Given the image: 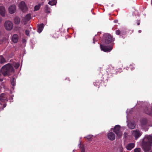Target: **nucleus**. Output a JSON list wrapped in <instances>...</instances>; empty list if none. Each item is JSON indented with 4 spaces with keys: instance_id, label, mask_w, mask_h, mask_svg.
<instances>
[{
    "instance_id": "1",
    "label": "nucleus",
    "mask_w": 152,
    "mask_h": 152,
    "mask_svg": "<svg viewBox=\"0 0 152 152\" xmlns=\"http://www.w3.org/2000/svg\"><path fill=\"white\" fill-rule=\"evenodd\" d=\"M152 144V136H147L143 139L142 142V146L145 152H149L151 149Z\"/></svg>"
},
{
    "instance_id": "2",
    "label": "nucleus",
    "mask_w": 152,
    "mask_h": 152,
    "mask_svg": "<svg viewBox=\"0 0 152 152\" xmlns=\"http://www.w3.org/2000/svg\"><path fill=\"white\" fill-rule=\"evenodd\" d=\"M1 70L2 74L4 76H8L13 73L15 70L12 65L8 63L2 67Z\"/></svg>"
},
{
    "instance_id": "3",
    "label": "nucleus",
    "mask_w": 152,
    "mask_h": 152,
    "mask_svg": "<svg viewBox=\"0 0 152 152\" xmlns=\"http://www.w3.org/2000/svg\"><path fill=\"white\" fill-rule=\"evenodd\" d=\"M103 39L104 43L106 44H109L113 42L115 40V38H113V36L108 33L104 34Z\"/></svg>"
},
{
    "instance_id": "4",
    "label": "nucleus",
    "mask_w": 152,
    "mask_h": 152,
    "mask_svg": "<svg viewBox=\"0 0 152 152\" xmlns=\"http://www.w3.org/2000/svg\"><path fill=\"white\" fill-rule=\"evenodd\" d=\"M121 126L119 125H116L113 129V131L119 137H121L122 135V133L120 130Z\"/></svg>"
},
{
    "instance_id": "5",
    "label": "nucleus",
    "mask_w": 152,
    "mask_h": 152,
    "mask_svg": "<svg viewBox=\"0 0 152 152\" xmlns=\"http://www.w3.org/2000/svg\"><path fill=\"white\" fill-rule=\"evenodd\" d=\"M148 120L146 118H143L140 121V126L143 128L147 126L148 123Z\"/></svg>"
},
{
    "instance_id": "6",
    "label": "nucleus",
    "mask_w": 152,
    "mask_h": 152,
    "mask_svg": "<svg viewBox=\"0 0 152 152\" xmlns=\"http://www.w3.org/2000/svg\"><path fill=\"white\" fill-rule=\"evenodd\" d=\"M19 8L23 12H26L27 10V7L24 1H22L19 4Z\"/></svg>"
},
{
    "instance_id": "7",
    "label": "nucleus",
    "mask_w": 152,
    "mask_h": 152,
    "mask_svg": "<svg viewBox=\"0 0 152 152\" xmlns=\"http://www.w3.org/2000/svg\"><path fill=\"white\" fill-rule=\"evenodd\" d=\"M132 134L135 137V139L137 140L141 136L142 134L140 132L139 130H136L132 131Z\"/></svg>"
},
{
    "instance_id": "8",
    "label": "nucleus",
    "mask_w": 152,
    "mask_h": 152,
    "mask_svg": "<svg viewBox=\"0 0 152 152\" xmlns=\"http://www.w3.org/2000/svg\"><path fill=\"white\" fill-rule=\"evenodd\" d=\"M13 24L10 21H6L4 24V26L6 29L7 30H10L13 27Z\"/></svg>"
},
{
    "instance_id": "9",
    "label": "nucleus",
    "mask_w": 152,
    "mask_h": 152,
    "mask_svg": "<svg viewBox=\"0 0 152 152\" xmlns=\"http://www.w3.org/2000/svg\"><path fill=\"white\" fill-rule=\"evenodd\" d=\"M100 46L101 50L105 52H110L113 49V48L111 46L108 47L107 46H105L102 45H100Z\"/></svg>"
},
{
    "instance_id": "10",
    "label": "nucleus",
    "mask_w": 152,
    "mask_h": 152,
    "mask_svg": "<svg viewBox=\"0 0 152 152\" xmlns=\"http://www.w3.org/2000/svg\"><path fill=\"white\" fill-rule=\"evenodd\" d=\"M0 100L2 102H7L8 99L6 95L4 93H2L0 95Z\"/></svg>"
},
{
    "instance_id": "11",
    "label": "nucleus",
    "mask_w": 152,
    "mask_h": 152,
    "mask_svg": "<svg viewBox=\"0 0 152 152\" xmlns=\"http://www.w3.org/2000/svg\"><path fill=\"white\" fill-rule=\"evenodd\" d=\"M107 137L110 140H113L115 139V136L114 133L110 132L108 133Z\"/></svg>"
},
{
    "instance_id": "12",
    "label": "nucleus",
    "mask_w": 152,
    "mask_h": 152,
    "mask_svg": "<svg viewBox=\"0 0 152 152\" xmlns=\"http://www.w3.org/2000/svg\"><path fill=\"white\" fill-rule=\"evenodd\" d=\"M16 8L15 5H12L10 6L9 8V11L10 13L13 14L16 11Z\"/></svg>"
},
{
    "instance_id": "13",
    "label": "nucleus",
    "mask_w": 152,
    "mask_h": 152,
    "mask_svg": "<svg viewBox=\"0 0 152 152\" xmlns=\"http://www.w3.org/2000/svg\"><path fill=\"white\" fill-rule=\"evenodd\" d=\"M115 33L117 35H120L121 36L122 38H124L123 35L126 34V32L125 31L122 30L120 31L119 30H116L115 31Z\"/></svg>"
},
{
    "instance_id": "14",
    "label": "nucleus",
    "mask_w": 152,
    "mask_h": 152,
    "mask_svg": "<svg viewBox=\"0 0 152 152\" xmlns=\"http://www.w3.org/2000/svg\"><path fill=\"white\" fill-rule=\"evenodd\" d=\"M144 111L145 113L150 115H152V107L149 108L145 107Z\"/></svg>"
},
{
    "instance_id": "15",
    "label": "nucleus",
    "mask_w": 152,
    "mask_h": 152,
    "mask_svg": "<svg viewBox=\"0 0 152 152\" xmlns=\"http://www.w3.org/2000/svg\"><path fill=\"white\" fill-rule=\"evenodd\" d=\"M0 14L2 16L4 17L5 15V9L3 6L0 7Z\"/></svg>"
},
{
    "instance_id": "16",
    "label": "nucleus",
    "mask_w": 152,
    "mask_h": 152,
    "mask_svg": "<svg viewBox=\"0 0 152 152\" xmlns=\"http://www.w3.org/2000/svg\"><path fill=\"white\" fill-rule=\"evenodd\" d=\"M135 145V144L133 143H129L126 145V148L129 150H131L134 147Z\"/></svg>"
},
{
    "instance_id": "17",
    "label": "nucleus",
    "mask_w": 152,
    "mask_h": 152,
    "mask_svg": "<svg viewBox=\"0 0 152 152\" xmlns=\"http://www.w3.org/2000/svg\"><path fill=\"white\" fill-rule=\"evenodd\" d=\"M18 40V36L17 34H14L12 37V40L14 43H16Z\"/></svg>"
},
{
    "instance_id": "18",
    "label": "nucleus",
    "mask_w": 152,
    "mask_h": 152,
    "mask_svg": "<svg viewBox=\"0 0 152 152\" xmlns=\"http://www.w3.org/2000/svg\"><path fill=\"white\" fill-rule=\"evenodd\" d=\"M135 124L134 122H129L127 125L128 127L131 129H134L135 127Z\"/></svg>"
},
{
    "instance_id": "19",
    "label": "nucleus",
    "mask_w": 152,
    "mask_h": 152,
    "mask_svg": "<svg viewBox=\"0 0 152 152\" xmlns=\"http://www.w3.org/2000/svg\"><path fill=\"white\" fill-rule=\"evenodd\" d=\"M44 27V24L41 23L38 26L37 31L40 33L42 32Z\"/></svg>"
},
{
    "instance_id": "20",
    "label": "nucleus",
    "mask_w": 152,
    "mask_h": 152,
    "mask_svg": "<svg viewBox=\"0 0 152 152\" xmlns=\"http://www.w3.org/2000/svg\"><path fill=\"white\" fill-rule=\"evenodd\" d=\"M45 11L47 14L50 13V8L48 7V5H45L44 8Z\"/></svg>"
},
{
    "instance_id": "21",
    "label": "nucleus",
    "mask_w": 152,
    "mask_h": 152,
    "mask_svg": "<svg viewBox=\"0 0 152 152\" xmlns=\"http://www.w3.org/2000/svg\"><path fill=\"white\" fill-rule=\"evenodd\" d=\"M6 62V61L4 57L2 55L0 56V64H3L4 63Z\"/></svg>"
},
{
    "instance_id": "22",
    "label": "nucleus",
    "mask_w": 152,
    "mask_h": 152,
    "mask_svg": "<svg viewBox=\"0 0 152 152\" xmlns=\"http://www.w3.org/2000/svg\"><path fill=\"white\" fill-rule=\"evenodd\" d=\"M14 23L15 24H18L19 23L20 20L19 18L18 17H15L14 19Z\"/></svg>"
},
{
    "instance_id": "23",
    "label": "nucleus",
    "mask_w": 152,
    "mask_h": 152,
    "mask_svg": "<svg viewBox=\"0 0 152 152\" xmlns=\"http://www.w3.org/2000/svg\"><path fill=\"white\" fill-rule=\"evenodd\" d=\"M114 67H112V66H110L107 69V72H110L112 73L113 72V70H114Z\"/></svg>"
},
{
    "instance_id": "24",
    "label": "nucleus",
    "mask_w": 152,
    "mask_h": 152,
    "mask_svg": "<svg viewBox=\"0 0 152 152\" xmlns=\"http://www.w3.org/2000/svg\"><path fill=\"white\" fill-rule=\"evenodd\" d=\"M31 18V14H27L25 17V19L26 21H29Z\"/></svg>"
},
{
    "instance_id": "25",
    "label": "nucleus",
    "mask_w": 152,
    "mask_h": 152,
    "mask_svg": "<svg viewBox=\"0 0 152 152\" xmlns=\"http://www.w3.org/2000/svg\"><path fill=\"white\" fill-rule=\"evenodd\" d=\"M10 82L12 86H14L15 85V78H13L11 80Z\"/></svg>"
},
{
    "instance_id": "26",
    "label": "nucleus",
    "mask_w": 152,
    "mask_h": 152,
    "mask_svg": "<svg viewBox=\"0 0 152 152\" xmlns=\"http://www.w3.org/2000/svg\"><path fill=\"white\" fill-rule=\"evenodd\" d=\"M48 4L51 6H53L55 5L56 4V3L55 2H53V1H50L49 2Z\"/></svg>"
},
{
    "instance_id": "27",
    "label": "nucleus",
    "mask_w": 152,
    "mask_h": 152,
    "mask_svg": "<svg viewBox=\"0 0 152 152\" xmlns=\"http://www.w3.org/2000/svg\"><path fill=\"white\" fill-rule=\"evenodd\" d=\"M40 6L39 5H36L34 7V10L37 11L39 10Z\"/></svg>"
},
{
    "instance_id": "28",
    "label": "nucleus",
    "mask_w": 152,
    "mask_h": 152,
    "mask_svg": "<svg viewBox=\"0 0 152 152\" xmlns=\"http://www.w3.org/2000/svg\"><path fill=\"white\" fill-rule=\"evenodd\" d=\"M134 152H140L141 149L140 148H136L134 149Z\"/></svg>"
},
{
    "instance_id": "29",
    "label": "nucleus",
    "mask_w": 152,
    "mask_h": 152,
    "mask_svg": "<svg viewBox=\"0 0 152 152\" xmlns=\"http://www.w3.org/2000/svg\"><path fill=\"white\" fill-rule=\"evenodd\" d=\"M20 66V64L19 63H15V67L16 69H18V68Z\"/></svg>"
},
{
    "instance_id": "30",
    "label": "nucleus",
    "mask_w": 152,
    "mask_h": 152,
    "mask_svg": "<svg viewBox=\"0 0 152 152\" xmlns=\"http://www.w3.org/2000/svg\"><path fill=\"white\" fill-rule=\"evenodd\" d=\"M25 33H26V35H27V36L29 35V31L26 30L25 31Z\"/></svg>"
},
{
    "instance_id": "31",
    "label": "nucleus",
    "mask_w": 152,
    "mask_h": 152,
    "mask_svg": "<svg viewBox=\"0 0 152 152\" xmlns=\"http://www.w3.org/2000/svg\"><path fill=\"white\" fill-rule=\"evenodd\" d=\"M92 136L91 135H88L86 137L88 140H90Z\"/></svg>"
},
{
    "instance_id": "32",
    "label": "nucleus",
    "mask_w": 152,
    "mask_h": 152,
    "mask_svg": "<svg viewBox=\"0 0 152 152\" xmlns=\"http://www.w3.org/2000/svg\"><path fill=\"white\" fill-rule=\"evenodd\" d=\"M81 152H85V149L83 148H81Z\"/></svg>"
},
{
    "instance_id": "33",
    "label": "nucleus",
    "mask_w": 152,
    "mask_h": 152,
    "mask_svg": "<svg viewBox=\"0 0 152 152\" xmlns=\"http://www.w3.org/2000/svg\"><path fill=\"white\" fill-rule=\"evenodd\" d=\"M137 25H139L140 24V20H138L137 21Z\"/></svg>"
},
{
    "instance_id": "34",
    "label": "nucleus",
    "mask_w": 152,
    "mask_h": 152,
    "mask_svg": "<svg viewBox=\"0 0 152 152\" xmlns=\"http://www.w3.org/2000/svg\"><path fill=\"white\" fill-rule=\"evenodd\" d=\"M2 74V70H1V69H0V77H1V75Z\"/></svg>"
},
{
    "instance_id": "35",
    "label": "nucleus",
    "mask_w": 152,
    "mask_h": 152,
    "mask_svg": "<svg viewBox=\"0 0 152 152\" xmlns=\"http://www.w3.org/2000/svg\"><path fill=\"white\" fill-rule=\"evenodd\" d=\"M134 65V64H131L130 65V67L132 68V67L131 66H133Z\"/></svg>"
},
{
    "instance_id": "36",
    "label": "nucleus",
    "mask_w": 152,
    "mask_h": 152,
    "mask_svg": "<svg viewBox=\"0 0 152 152\" xmlns=\"http://www.w3.org/2000/svg\"><path fill=\"white\" fill-rule=\"evenodd\" d=\"M94 84L95 86H96L97 84V83L96 82H94Z\"/></svg>"
},
{
    "instance_id": "37",
    "label": "nucleus",
    "mask_w": 152,
    "mask_h": 152,
    "mask_svg": "<svg viewBox=\"0 0 152 152\" xmlns=\"http://www.w3.org/2000/svg\"><path fill=\"white\" fill-rule=\"evenodd\" d=\"M2 21V19L0 17V22H1Z\"/></svg>"
},
{
    "instance_id": "38",
    "label": "nucleus",
    "mask_w": 152,
    "mask_h": 152,
    "mask_svg": "<svg viewBox=\"0 0 152 152\" xmlns=\"http://www.w3.org/2000/svg\"><path fill=\"white\" fill-rule=\"evenodd\" d=\"M51 1H53V2H56V0H52Z\"/></svg>"
},
{
    "instance_id": "39",
    "label": "nucleus",
    "mask_w": 152,
    "mask_h": 152,
    "mask_svg": "<svg viewBox=\"0 0 152 152\" xmlns=\"http://www.w3.org/2000/svg\"><path fill=\"white\" fill-rule=\"evenodd\" d=\"M3 80L1 79H0V81L1 82L3 81Z\"/></svg>"
},
{
    "instance_id": "40",
    "label": "nucleus",
    "mask_w": 152,
    "mask_h": 152,
    "mask_svg": "<svg viewBox=\"0 0 152 152\" xmlns=\"http://www.w3.org/2000/svg\"><path fill=\"white\" fill-rule=\"evenodd\" d=\"M141 30H139V33H140V32H141Z\"/></svg>"
},
{
    "instance_id": "41",
    "label": "nucleus",
    "mask_w": 152,
    "mask_h": 152,
    "mask_svg": "<svg viewBox=\"0 0 152 152\" xmlns=\"http://www.w3.org/2000/svg\"><path fill=\"white\" fill-rule=\"evenodd\" d=\"M94 39H93V40H94ZM94 43H95L94 40Z\"/></svg>"
},
{
    "instance_id": "42",
    "label": "nucleus",
    "mask_w": 152,
    "mask_h": 152,
    "mask_svg": "<svg viewBox=\"0 0 152 152\" xmlns=\"http://www.w3.org/2000/svg\"><path fill=\"white\" fill-rule=\"evenodd\" d=\"M115 22L116 23V21H115Z\"/></svg>"
},
{
    "instance_id": "43",
    "label": "nucleus",
    "mask_w": 152,
    "mask_h": 152,
    "mask_svg": "<svg viewBox=\"0 0 152 152\" xmlns=\"http://www.w3.org/2000/svg\"><path fill=\"white\" fill-rule=\"evenodd\" d=\"M115 22L116 23V21H115Z\"/></svg>"
},
{
    "instance_id": "44",
    "label": "nucleus",
    "mask_w": 152,
    "mask_h": 152,
    "mask_svg": "<svg viewBox=\"0 0 152 152\" xmlns=\"http://www.w3.org/2000/svg\"><path fill=\"white\" fill-rule=\"evenodd\" d=\"M73 152H74V150L73 151Z\"/></svg>"
},
{
    "instance_id": "45",
    "label": "nucleus",
    "mask_w": 152,
    "mask_h": 152,
    "mask_svg": "<svg viewBox=\"0 0 152 152\" xmlns=\"http://www.w3.org/2000/svg\"><path fill=\"white\" fill-rule=\"evenodd\" d=\"M151 152H152V151H151Z\"/></svg>"
}]
</instances>
